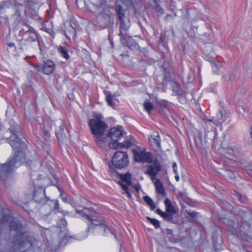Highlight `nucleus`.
Returning <instances> with one entry per match:
<instances>
[{
  "label": "nucleus",
  "mask_w": 252,
  "mask_h": 252,
  "mask_svg": "<svg viewBox=\"0 0 252 252\" xmlns=\"http://www.w3.org/2000/svg\"><path fill=\"white\" fill-rule=\"evenodd\" d=\"M20 132L19 127L18 130L15 132L11 131L12 134L10 136V144L14 151L15 155L13 158H10L2 166L0 165V178L3 180H6L7 175L14 168L20 166L26 160L27 153L29 150L26 144L21 142L20 138L18 137Z\"/></svg>",
  "instance_id": "obj_1"
},
{
  "label": "nucleus",
  "mask_w": 252,
  "mask_h": 252,
  "mask_svg": "<svg viewBox=\"0 0 252 252\" xmlns=\"http://www.w3.org/2000/svg\"><path fill=\"white\" fill-rule=\"evenodd\" d=\"M10 233L14 236V247L16 250H19L22 252H25L23 251V245L25 243L23 242L24 237V232L22 230V225L20 223L15 220H12L10 223Z\"/></svg>",
  "instance_id": "obj_4"
},
{
  "label": "nucleus",
  "mask_w": 252,
  "mask_h": 252,
  "mask_svg": "<svg viewBox=\"0 0 252 252\" xmlns=\"http://www.w3.org/2000/svg\"><path fill=\"white\" fill-rule=\"evenodd\" d=\"M120 177L122 182L126 184L125 185L124 183H120L123 190L125 192V193L129 198H131L132 195L127 187V185H131V179L130 174L128 172H126L125 174L120 175Z\"/></svg>",
  "instance_id": "obj_10"
},
{
  "label": "nucleus",
  "mask_w": 252,
  "mask_h": 252,
  "mask_svg": "<svg viewBox=\"0 0 252 252\" xmlns=\"http://www.w3.org/2000/svg\"><path fill=\"white\" fill-rule=\"evenodd\" d=\"M215 119H220V124H221L223 121L224 120L223 119V115L222 112L221 111H220L217 114V116L216 117H215Z\"/></svg>",
  "instance_id": "obj_31"
},
{
  "label": "nucleus",
  "mask_w": 252,
  "mask_h": 252,
  "mask_svg": "<svg viewBox=\"0 0 252 252\" xmlns=\"http://www.w3.org/2000/svg\"><path fill=\"white\" fill-rule=\"evenodd\" d=\"M43 72L46 74H49L52 73L55 69V63L50 60H48L41 64Z\"/></svg>",
  "instance_id": "obj_14"
},
{
  "label": "nucleus",
  "mask_w": 252,
  "mask_h": 252,
  "mask_svg": "<svg viewBox=\"0 0 252 252\" xmlns=\"http://www.w3.org/2000/svg\"><path fill=\"white\" fill-rule=\"evenodd\" d=\"M143 199L145 202L150 206L152 210H154L156 208V206L155 203L149 196L147 195L144 196Z\"/></svg>",
  "instance_id": "obj_23"
},
{
  "label": "nucleus",
  "mask_w": 252,
  "mask_h": 252,
  "mask_svg": "<svg viewBox=\"0 0 252 252\" xmlns=\"http://www.w3.org/2000/svg\"><path fill=\"white\" fill-rule=\"evenodd\" d=\"M93 117V118L89 120L88 125L95 143L99 146H102L106 140L104 132L108 125L102 121L103 117L101 114L94 113Z\"/></svg>",
  "instance_id": "obj_2"
},
{
  "label": "nucleus",
  "mask_w": 252,
  "mask_h": 252,
  "mask_svg": "<svg viewBox=\"0 0 252 252\" xmlns=\"http://www.w3.org/2000/svg\"><path fill=\"white\" fill-rule=\"evenodd\" d=\"M54 210L58 212L59 210V204L58 201L57 200L54 201Z\"/></svg>",
  "instance_id": "obj_37"
},
{
  "label": "nucleus",
  "mask_w": 252,
  "mask_h": 252,
  "mask_svg": "<svg viewBox=\"0 0 252 252\" xmlns=\"http://www.w3.org/2000/svg\"><path fill=\"white\" fill-rule=\"evenodd\" d=\"M60 196L62 197V200L64 202H66L67 201V198L66 196H63L62 193H61Z\"/></svg>",
  "instance_id": "obj_44"
},
{
  "label": "nucleus",
  "mask_w": 252,
  "mask_h": 252,
  "mask_svg": "<svg viewBox=\"0 0 252 252\" xmlns=\"http://www.w3.org/2000/svg\"><path fill=\"white\" fill-rule=\"evenodd\" d=\"M242 226L244 227V228H247L248 229L250 228L251 224L249 223L248 222L245 221L242 224Z\"/></svg>",
  "instance_id": "obj_40"
},
{
  "label": "nucleus",
  "mask_w": 252,
  "mask_h": 252,
  "mask_svg": "<svg viewBox=\"0 0 252 252\" xmlns=\"http://www.w3.org/2000/svg\"><path fill=\"white\" fill-rule=\"evenodd\" d=\"M106 0H97L96 5L98 6H103L106 5Z\"/></svg>",
  "instance_id": "obj_33"
},
{
  "label": "nucleus",
  "mask_w": 252,
  "mask_h": 252,
  "mask_svg": "<svg viewBox=\"0 0 252 252\" xmlns=\"http://www.w3.org/2000/svg\"><path fill=\"white\" fill-rule=\"evenodd\" d=\"M91 229V228L90 226V225L89 224V226H88V228L87 232H89Z\"/></svg>",
  "instance_id": "obj_50"
},
{
  "label": "nucleus",
  "mask_w": 252,
  "mask_h": 252,
  "mask_svg": "<svg viewBox=\"0 0 252 252\" xmlns=\"http://www.w3.org/2000/svg\"><path fill=\"white\" fill-rule=\"evenodd\" d=\"M66 224V221L64 219H61L59 222H58V224L59 227H61V226H65Z\"/></svg>",
  "instance_id": "obj_35"
},
{
  "label": "nucleus",
  "mask_w": 252,
  "mask_h": 252,
  "mask_svg": "<svg viewBox=\"0 0 252 252\" xmlns=\"http://www.w3.org/2000/svg\"><path fill=\"white\" fill-rule=\"evenodd\" d=\"M109 171L111 174L116 172L115 169L110 164L109 165Z\"/></svg>",
  "instance_id": "obj_43"
},
{
  "label": "nucleus",
  "mask_w": 252,
  "mask_h": 252,
  "mask_svg": "<svg viewBox=\"0 0 252 252\" xmlns=\"http://www.w3.org/2000/svg\"><path fill=\"white\" fill-rule=\"evenodd\" d=\"M135 161L138 162L150 163L152 161V155L146 152L144 148L137 147L132 150Z\"/></svg>",
  "instance_id": "obj_6"
},
{
  "label": "nucleus",
  "mask_w": 252,
  "mask_h": 252,
  "mask_svg": "<svg viewBox=\"0 0 252 252\" xmlns=\"http://www.w3.org/2000/svg\"><path fill=\"white\" fill-rule=\"evenodd\" d=\"M182 195V193L180 192L179 193V196H181Z\"/></svg>",
  "instance_id": "obj_51"
},
{
  "label": "nucleus",
  "mask_w": 252,
  "mask_h": 252,
  "mask_svg": "<svg viewBox=\"0 0 252 252\" xmlns=\"http://www.w3.org/2000/svg\"><path fill=\"white\" fill-rule=\"evenodd\" d=\"M111 161L112 165L116 168H124L128 164V156L125 152H116L113 155Z\"/></svg>",
  "instance_id": "obj_5"
},
{
  "label": "nucleus",
  "mask_w": 252,
  "mask_h": 252,
  "mask_svg": "<svg viewBox=\"0 0 252 252\" xmlns=\"http://www.w3.org/2000/svg\"><path fill=\"white\" fill-rule=\"evenodd\" d=\"M172 168H173V170L174 173L175 174H177V164L175 162L173 164Z\"/></svg>",
  "instance_id": "obj_42"
},
{
  "label": "nucleus",
  "mask_w": 252,
  "mask_h": 252,
  "mask_svg": "<svg viewBox=\"0 0 252 252\" xmlns=\"http://www.w3.org/2000/svg\"><path fill=\"white\" fill-rule=\"evenodd\" d=\"M164 203L167 212L170 213L172 215H174L177 213L176 209L172 205L171 201L168 198H166L164 200Z\"/></svg>",
  "instance_id": "obj_18"
},
{
  "label": "nucleus",
  "mask_w": 252,
  "mask_h": 252,
  "mask_svg": "<svg viewBox=\"0 0 252 252\" xmlns=\"http://www.w3.org/2000/svg\"><path fill=\"white\" fill-rule=\"evenodd\" d=\"M60 130L63 132V129H64V126L63 125H61L60 126Z\"/></svg>",
  "instance_id": "obj_48"
},
{
  "label": "nucleus",
  "mask_w": 252,
  "mask_h": 252,
  "mask_svg": "<svg viewBox=\"0 0 252 252\" xmlns=\"http://www.w3.org/2000/svg\"><path fill=\"white\" fill-rule=\"evenodd\" d=\"M175 174H176L175 179H176L177 181H179V175H178V174L177 173Z\"/></svg>",
  "instance_id": "obj_49"
},
{
  "label": "nucleus",
  "mask_w": 252,
  "mask_h": 252,
  "mask_svg": "<svg viewBox=\"0 0 252 252\" xmlns=\"http://www.w3.org/2000/svg\"><path fill=\"white\" fill-rule=\"evenodd\" d=\"M149 141L152 146L156 147L157 149L160 148V139L158 132H153L149 138Z\"/></svg>",
  "instance_id": "obj_16"
},
{
  "label": "nucleus",
  "mask_w": 252,
  "mask_h": 252,
  "mask_svg": "<svg viewBox=\"0 0 252 252\" xmlns=\"http://www.w3.org/2000/svg\"><path fill=\"white\" fill-rule=\"evenodd\" d=\"M58 50L61 55L65 59L67 60L69 58V56L67 51L62 46L58 48Z\"/></svg>",
  "instance_id": "obj_25"
},
{
  "label": "nucleus",
  "mask_w": 252,
  "mask_h": 252,
  "mask_svg": "<svg viewBox=\"0 0 252 252\" xmlns=\"http://www.w3.org/2000/svg\"><path fill=\"white\" fill-rule=\"evenodd\" d=\"M8 46L9 47H13L15 46V44L13 43H10L8 44Z\"/></svg>",
  "instance_id": "obj_47"
},
{
  "label": "nucleus",
  "mask_w": 252,
  "mask_h": 252,
  "mask_svg": "<svg viewBox=\"0 0 252 252\" xmlns=\"http://www.w3.org/2000/svg\"><path fill=\"white\" fill-rule=\"evenodd\" d=\"M250 170V169H247V172L249 173V171Z\"/></svg>",
  "instance_id": "obj_52"
},
{
  "label": "nucleus",
  "mask_w": 252,
  "mask_h": 252,
  "mask_svg": "<svg viewBox=\"0 0 252 252\" xmlns=\"http://www.w3.org/2000/svg\"><path fill=\"white\" fill-rule=\"evenodd\" d=\"M150 163L147 166V170L146 174L148 175L151 177V179L153 181L155 180L157 173L160 170L161 165L159 161L156 159Z\"/></svg>",
  "instance_id": "obj_8"
},
{
  "label": "nucleus",
  "mask_w": 252,
  "mask_h": 252,
  "mask_svg": "<svg viewBox=\"0 0 252 252\" xmlns=\"http://www.w3.org/2000/svg\"><path fill=\"white\" fill-rule=\"evenodd\" d=\"M228 154L230 156V157H232L234 154V151H232V150H230V152H228Z\"/></svg>",
  "instance_id": "obj_46"
},
{
  "label": "nucleus",
  "mask_w": 252,
  "mask_h": 252,
  "mask_svg": "<svg viewBox=\"0 0 252 252\" xmlns=\"http://www.w3.org/2000/svg\"><path fill=\"white\" fill-rule=\"evenodd\" d=\"M236 196L237 197V198H238L239 200L243 202V203H245V201H246V198L245 197H242V195L240 194V193H237L236 194Z\"/></svg>",
  "instance_id": "obj_36"
},
{
  "label": "nucleus",
  "mask_w": 252,
  "mask_h": 252,
  "mask_svg": "<svg viewBox=\"0 0 252 252\" xmlns=\"http://www.w3.org/2000/svg\"><path fill=\"white\" fill-rule=\"evenodd\" d=\"M106 101L108 105L111 107H113V100H116V96L115 94H108L106 96Z\"/></svg>",
  "instance_id": "obj_24"
},
{
  "label": "nucleus",
  "mask_w": 252,
  "mask_h": 252,
  "mask_svg": "<svg viewBox=\"0 0 252 252\" xmlns=\"http://www.w3.org/2000/svg\"><path fill=\"white\" fill-rule=\"evenodd\" d=\"M234 163V160L229 158L225 157L224 159V164L226 166H230Z\"/></svg>",
  "instance_id": "obj_29"
},
{
  "label": "nucleus",
  "mask_w": 252,
  "mask_h": 252,
  "mask_svg": "<svg viewBox=\"0 0 252 252\" xmlns=\"http://www.w3.org/2000/svg\"><path fill=\"white\" fill-rule=\"evenodd\" d=\"M188 214L191 217V218H195L197 216V212H187Z\"/></svg>",
  "instance_id": "obj_39"
},
{
  "label": "nucleus",
  "mask_w": 252,
  "mask_h": 252,
  "mask_svg": "<svg viewBox=\"0 0 252 252\" xmlns=\"http://www.w3.org/2000/svg\"><path fill=\"white\" fill-rule=\"evenodd\" d=\"M180 85L178 83H177L176 82H174L173 84L172 90L174 92H176L177 93H179V91H180Z\"/></svg>",
  "instance_id": "obj_30"
},
{
  "label": "nucleus",
  "mask_w": 252,
  "mask_h": 252,
  "mask_svg": "<svg viewBox=\"0 0 252 252\" xmlns=\"http://www.w3.org/2000/svg\"><path fill=\"white\" fill-rule=\"evenodd\" d=\"M76 212L80 213L82 217H85L87 219L90 220L91 223L94 226L99 227L101 226L102 224L104 223L103 220H100L93 217H91L90 216L86 214L84 211H79L78 210H76Z\"/></svg>",
  "instance_id": "obj_15"
},
{
  "label": "nucleus",
  "mask_w": 252,
  "mask_h": 252,
  "mask_svg": "<svg viewBox=\"0 0 252 252\" xmlns=\"http://www.w3.org/2000/svg\"><path fill=\"white\" fill-rule=\"evenodd\" d=\"M19 35L23 37V39L30 42L37 41L39 43L36 32L34 31L33 28L28 26H25L24 28L21 29L19 32Z\"/></svg>",
  "instance_id": "obj_7"
},
{
  "label": "nucleus",
  "mask_w": 252,
  "mask_h": 252,
  "mask_svg": "<svg viewBox=\"0 0 252 252\" xmlns=\"http://www.w3.org/2000/svg\"><path fill=\"white\" fill-rule=\"evenodd\" d=\"M8 22V18L6 16H0V22L6 24Z\"/></svg>",
  "instance_id": "obj_34"
},
{
  "label": "nucleus",
  "mask_w": 252,
  "mask_h": 252,
  "mask_svg": "<svg viewBox=\"0 0 252 252\" xmlns=\"http://www.w3.org/2000/svg\"><path fill=\"white\" fill-rule=\"evenodd\" d=\"M204 121L209 122H212L216 126H218L220 124V119H215V117H213L211 118H209L206 117L204 118Z\"/></svg>",
  "instance_id": "obj_27"
},
{
  "label": "nucleus",
  "mask_w": 252,
  "mask_h": 252,
  "mask_svg": "<svg viewBox=\"0 0 252 252\" xmlns=\"http://www.w3.org/2000/svg\"><path fill=\"white\" fill-rule=\"evenodd\" d=\"M45 197V190L44 188L39 187L35 189L33 194V199L35 202L40 203Z\"/></svg>",
  "instance_id": "obj_12"
},
{
  "label": "nucleus",
  "mask_w": 252,
  "mask_h": 252,
  "mask_svg": "<svg viewBox=\"0 0 252 252\" xmlns=\"http://www.w3.org/2000/svg\"><path fill=\"white\" fill-rule=\"evenodd\" d=\"M126 43H122L124 45L127 46L131 50H135L139 48L138 45L133 40V39L128 36H126Z\"/></svg>",
  "instance_id": "obj_17"
},
{
  "label": "nucleus",
  "mask_w": 252,
  "mask_h": 252,
  "mask_svg": "<svg viewBox=\"0 0 252 252\" xmlns=\"http://www.w3.org/2000/svg\"><path fill=\"white\" fill-rule=\"evenodd\" d=\"M108 136L113 141L109 144V147L112 149L120 148H128L135 144V141L133 137H130L123 143H118L119 139L123 136V131L122 127H114L111 128L108 133Z\"/></svg>",
  "instance_id": "obj_3"
},
{
  "label": "nucleus",
  "mask_w": 252,
  "mask_h": 252,
  "mask_svg": "<svg viewBox=\"0 0 252 252\" xmlns=\"http://www.w3.org/2000/svg\"><path fill=\"white\" fill-rule=\"evenodd\" d=\"M95 230L102 233V235H103L106 236L111 233L110 228L105 223L102 224L101 226L99 227H95Z\"/></svg>",
  "instance_id": "obj_20"
},
{
  "label": "nucleus",
  "mask_w": 252,
  "mask_h": 252,
  "mask_svg": "<svg viewBox=\"0 0 252 252\" xmlns=\"http://www.w3.org/2000/svg\"><path fill=\"white\" fill-rule=\"evenodd\" d=\"M126 5H128L130 3V1L128 0H121Z\"/></svg>",
  "instance_id": "obj_45"
},
{
  "label": "nucleus",
  "mask_w": 252,
  "mask_h": 252,
  "mask_svg": "<svg viewBox=\"0 0 252 252\" xmlns=\"http://www.w3.org/2000/svg\"><path fill=\"white\" fill-rule=\"evenodd\" d=\"M121 22L120 27V39L121 43H126V36L128 35L127 34V31L129 27V24L128 20L126 19H123L122 20H120Z\"/></svg>",
  "instance_id": "obj_11"
},
{
  "label": "nucleus",
  "mask_w": 252,
  "mask_h": 252,
  "mask_svg": "<svg viewBox=\"0 0 252 252\" xmlns=\"http://www.w3.org/2000/svg\"><path fill=\"white\" fill-rule=\"evenodd\" d=\"M154 184L157 192L163 195H165V192L162 183L160 182L159 179H156Z\"/></svg>",
  "instance_id": "obj_21"
},
{
  "label": "nucleus",
  "mask_w": 252,
  "mask_h": 252,
  "mask_svg": "<svg viewBox=\"0 0 252 252\" xmlns=\"http://www.w3.org/2000/svg\"><path fill=\"white\" fill-rule=\"evenodd\" d=\"M228 177L230 179H233L235 178V174H234V173H233L232 172H229L228 173Z\"/></svg>",
  "instance_id": "obj_41"
},
{
  "label": "nucleus",
  "mask_w": 252,
  "mask_h": 252,
  "mask_svg": "<svg viewBox=\"0 0 252 252\" xmlns=\"http://www.w3.org/2000/svg\"><path fill=\"white\" fill-rule=\"evenodd\" d=\"M212 66L214 70L216 71L220 67V64L219 63L212 62H211Z\"/></svg>",
  "instance_id": "obj_32"
},
{
  "label": "nucleus",
  "mask_w": 252,
  "mask_h": 252,
  "mask_svg": "<svg viewBox=\"0 0 252 252\" xmlns=\"http://www.w3.org/2000/svg\"><path fill=\"white\" fill-rule=\"evenodd\" d=\"M144 108L145 110L148 112L149 113L151 111V110L153 109V105L150 102H145L144 104Z\"/></svg>",
  "instance_id": "obj_28"
},
{
  "label": "nucleus",
  "mask_w": 252,
  "mask_h": 252,
  "mask_svg": "<svg viewBox=\"0 0 252 252\" xmlns=\"http://www.w3.org/2000/svg\"><path fill=\"white\" fill-rule=\"evenodd\" d=\"M147 220L151 223L156 228H159L160 227V223L158 220L155 219H152L149 217H147Z\"/></svg>",
  "instance_id": "obj_26"
},
{
  "label": "nucleus",
  "mask_w": 252,
  "mask_h": 252,
  "mask_svg": "<svg viewBox=\"0 0 252 252\" xmlns=\"http://www.w3.org/2000/svg\"><path fill=\"white\" fill-rule=\"evenodd\" d=\"M133 188L138 193L141 189V186L139 184H137L133 185Z\"/></svg>",
  "instance_id": "obj_38"
},
{
  "label": "nucleus",
  "mask_w": 252,
  "mask_h": 252,
  "mask_svg": "<svg viewBox=\"0 0 252 252\" xmlns=\"http://www.w3.org/2000/svg\"><path fill=\"white\" fill-rule=\"evenodd\" d=\"M10 6L15 10V13L13 15L16 17L17 19H18V18L21 16V11H25V7L23 4H18L13 6L8 1L1 2L0 3V10L9 8Z\"/></svg>",
  "instance_id": "obj_9"
},
{
  "label": "nucleus",
  "mask_w": 252,
  "mask_h": 252,
  "mask_svg": "<svg viewBox=\"0 0 252 252\" xmlns=\"http://www.w3.org/2000/svg\"><path fill=\"white\" fill-rule=\"evenodd\" d=\"M98 24L100 27L105 28L111 23V17L106 13H102L97 16Z\"/></svg>",
  "instance_id": "obj_13"
},
{
  "label": "nucleus",
  "mask_w": 252,
  "mask_h": 252,
  "mask_svg": "<svg viewBox=\"0 0 252 252\" xmlns=\"http://www.w3.org/2000/svg\"><path fill=\"white\" fill-rule=\"evenodd\" d=\"M156 212L166 221H172L173 219V215L166 211L165 212H162L159 208L156 210Z\"/></svg>",
  "instance_id": "obj_19"
},
{
  "label": "nucleus",
  "mask_w": 252,
  "mask_h": 252,
  "mask_svg": "<svg viewBox=\"0 0 252 252\" xmlns=\"http://www.w3.org/2000/svg\"><path fill=\"white\" fill-rule=\"evenodd\" d=\"M116 11L118 15L119 19L122 20L123 19H126L125 15V10L121 5H118L116 6Z\"/></svg>",
  "instance_id": "obj_22"
}]
</instances>
